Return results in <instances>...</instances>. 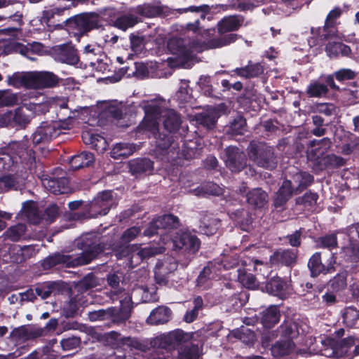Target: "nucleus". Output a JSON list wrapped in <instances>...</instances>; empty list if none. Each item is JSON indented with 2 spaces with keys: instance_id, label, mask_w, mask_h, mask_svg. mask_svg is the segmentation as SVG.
<instances>
[{
  "instance_id": "1",
  "label": "nucleus",
  "mask_w": 359,
  "mask_h": 359,
  "mask_svg": "<svg viewBox=\"0 0 359 359\" xmlns=\"http://www.w3.org/2000/svg\"><path fill=\"white\" fill-rule=\"evenodd\" d=\"M62 23L69 33L78 36L102 27L101 16L96 12L76 14L63 20Z\"/></svg>"
},
{
  "instance_id": "2",
  "label": "nucleus",
  "mask_w": 359,
  "mask_h": 359,
  "mask_svg": "<svg viewBox=\"0 0 359 359\" xmlns=\"http://www.w3.org/2000/svg\"><path fill=\"white\" fill-rule=\"evenodd\" d=\"M172 249L185 257L182 264L187 266L201 247V241L195 233L189 230H179L172 238Z\"/></svg>"
},
{
  "instance_id": "3",
  "label": "nucleus",
  "mask_w": 359,
  "mask_h": 359,
  "mask_svg": "<svg viewBox=\"0 0 359 359\" xmlns=\"http://www.w3.org/2000/svg\"><path fill=\"white\" fill-rule=\"evenodd\" d=\"M246 150L250 159L257 166L270 170L276 168L278 160L273 147L265 142L252 140Z\"/></svg>"
},
{
  "instance_id": "4",
  "label": "nucleus",
  "mask_w": 359,
  "mask_h": 359,
  "mask_svg": "<svg viewBox=\"0 0 359 359\" xmlns=\"http://www.w3.org/2000/svg\"><path fill=\"white\" fill-rule=\"evenodd\" d=\"M76 245L78 248L83 250L79 255L75 257L77 262L76 264H79V266L90 263L106 249V245L101 241V238L94 233L83 235Z\"/></svg>"
},
{
  "instance_id": "5",
  "label": "nucleus",
  "mask_w": 359,
  "mask_h": 359,
  "mask_svg": "<svg viewBox=\"0 0 359 359\" xmlns=\"http://www.w3.org/2000/svg\"><path fill=\"white\" fill-rule=\"evenodd\" d=\"M342 13L343 11L339 6H336L331 10L325 18L323 27H312L311 29L313 36L309 39V44L311 46H315L334 36V29L339 24L337 20L341 16Z\"/></svg>"
},
{
  "instance_id": "6",
  "label": "nucleus",
  "mask_w": 359,
  "mask_h": 359,
  "mask_svg": "<svg viewBox=\"0 0 359 359\" xmlns=\"http://www.w3.org/2000/svg\"><path fill=\"white\" fill-rule=\"evenodd\" d=\"M192 338V334L176 329L168 333L156 337L151 341L154 347L163 349H175L187 344Z\"/></svg>"
},
{
  "instance_id": "7",
  "label": "nucleus",
  "mask_w": 359,
  "mask_h": 359,
  "mask_svg": "<svg viewBox=\"0 0 359 359\" xmlns=\"http://www.w3.org/2000/svg\"><path fill=\"white\" fill-rule=\"evenodd\" d=\"M116 205V199L111 190L99 192L89 204L90 217L96 218L108 214L111 208Z\"/></svg>"
},
{
  "instance_id": "8",
  "label": "nucleus",
  "mask_w": 359,
  "mask_h": 359,
  "mask_svg": "<svg viewBox=\"0 0 359 359\" xmlns=\"http://www.w3.org/2000/svg\"><path fill=\"white\" fill-rule=\"evenodd\" d=\"M313 170L323 171L325 170H333L343 167L346 164V160L334 154H323L318 156L316 153L311 151L309 154Z\"/></svg>"
},
{
  "instance_id": "9",
  "label": "nucleus",
  "mask_w": 359,
  "mask_h": 359,
  "mask_svg": "<svg viewBox=\"0 0 359 359\" xmlns=\"http://www.w3.org/2000/svg\"><path fill=\"white\" fill-rule=\"evenodd\" d=\"M66 128L67 127L57 123L42 122L32 135L33 144L39 145L48 143L60 134V129Z\"/></svg>"
},
{
  "instance_id": "10",
  "label": "nucleus",
  "mask_w": 359,
  "mask_h": 359,
  "mask_svg": "<svg viewBox=\"0 0 359 359\" xmlns=\"http://www.w3.org/2000/svg\"><path fill=\"white\" fill-rule=\"evenodd\" d=\"M6 149L13 155L16 164L18 163L32 164L35 162V151L30 148L28 140L11 142Z\"/></svg>"
},
{
  "instance_id": "11",
  "label": "nucleus",
  "mask_w": 359,
  "mask_h": 359,
  "mask_svg": "<svg viewBox=\"0 0 359 359\" xmlns=\"http://www.w3.org/2000/svg\"><path fill=\"white\" fill-rule=\"evenodd\" d=\"M223 160L232 172L238 173L247 165V158L243 151L236 146H229L224 150Z\"/></svg>"
},
{
  "instance_id": "12",
  "label": "nucleus",
  "mask_w": 359,
  "mask_h": 359,
  "mask_svg": "<svg viewBox=\"0 0 359 359\" xmlns=\"http://www.w3.org/2000/svg\"><path fill=\"white\" fill-rule=\"evenodd\" d=\"M55 282L39 283L24 292L20 293L22 301L34 302L37 297L46 299L57 290Z\"/></svg>"
},
{
  "instance_id": "13",
  "label": "nucleus",
  "mask_w": 359,
  "mask_h": 359,
  "mask_svg": "<svg viewBox=\"0 0 359 359\" xmlns=\"http://www.w3.org/2000/svg\"><path fill=\"white\" fill-rule=\"evenodd\" d=\"M265 289L269 294L278 297L281 299L287 298L293 290L290 279L278 276L271 278L266 282Z\"/></svg>"
},
{
  "instance_id": "14",
  "label": "nucleus",
  "mask_w": 359,
  "mask_h": 359,
  "mask_svg": "<svg viewBox=\"0 0 359 359\" xmlns=\"http://www.w3.org/2000/svg\"><path fill=\"white\" fill-rule=\"evenodd\" d=\"M358 72L350 68H340L330 74L325 76L324 81L334 91L341 92V89L337 85L335 80L341 84H348V81L356 79Z\"/></svg>"
},
{
  "instance_id": "15",
  "label": "nucleus",
  "mask_w": 359,
  "mask_h": 359,
  "mask_svg": "<svg viewBox=\"0 0 359 359\" xmlns=\"http://www.w3.org/2000/svg\"><path fill=\"white\" fill-rule=\"evenodd\" d=\"M0 8H4L6 13L1 19H10L19 26L23 25L25 2L20 0H0Z\"/></svg>"
},
{
  "instance_id": "16",
  "label": "nucleus",
  "mask_w": 359,
  "mask_h": 359,
  "mask_svg": "<svg viewBox=\"0 0 359 359\" xmlns=\"http://www.w3.org/2000/svg\"><path fill=\"white\" fill-rule=\"evenodd\" d=\"M132 8L141 22L144 18L161 17L167 13L165 11L167 8L163 6L160 1L144 3Z\"/></svg>"
},
{
  "instance_id": "17",
  "label": "nucleus",
  "mask_w": 359,
  "mask_h": 359,
  "mask_svg": "<svg viewBox=\"0 0 359 359\" xmlns=\"http://www.w3.org/2000/svg\"><path fill=\"white\" fill-rule=\"evenodd\" d=\"M71 6H74V2H71L69 6L63 7H53L42 12L41 22H45L48 27L55 28L65 27L62 21L60 18L62 15H69V11Z\"/></svg>"
},
{
  "instance_id": "18",
  "label": "nucleus",
  "mask_w": 359,
  "mask_h": 359,
  "mask_svg": "<svg viewBox=\"0 0 359 359\" xmlns=\"http://www.w3.org/2000/svg\"><path fill=\"white\" fill-rule=\"evenodd\" d=\"M298 250L293 249H278L269 258L272 266H284L292 268L297 263Z\"/></svg>"
},
{
  "instance_id": "19",
  "label": "nucleus",
  "mask_w": 359,
  "mask_h": 359,
  "mask_svg": "<svg viewBox=\"0 0 359 359\" xmlns=\"http://www.w3.org/2000/svg\"><path fill=\"white\" fill-rule=\"evenodd\" d=\"M257 321H259L266 330H270L280 320L281 314L278 305L272 304L262 309L256 315Z\"/></svg>"
},
{
  "instance_id": "20",
  "label": "nucleus",
  "mask_w": 359,
  "mask_h": 359,
  "mask_svg": "<svg viewBox=\"0 0 359 359\" xmlns=\"http://www.w3.org/2000/svg\"><path fill=\"white\" fill-rule=\"evenodd\" d=\"M55 59L62 63L70 65H76L79 61L77 50L71 43H64L54 49Z\"/></svg>"
},
{
  "instance_id": "21",
  "label": "nucleus",
  "mask_w": 359,
  "mask_h": 359,
  "mask_svg": "<svg viewBox=\"0 0 359 359\" xmlns=\"http://www.w3.org/2000/svg\"><path fill=\"white\" fill-rule=\"evenodd\" d=\"M60 79L50 72L32 73V88H53L58 85Z\"/></svg>"
},
{
  "instance_id": "22",
  "label": "nucleus",
  "mask_w": 359,
  "mask_h": 359,
  "mask_svg": "<svg viewBox=\"0 0 359 359\" xmlns=\"http://www.w3.org/2000/svg\"><path fill=\"white\" fill-rule=\"evenodd\" d=\"M76 258H74L72 255L55 252L45 258L41 265L44 269L47 270L57 265H65L67 268L76 267L79 266V264H76Z\"/></svg>"
},
{
  "instance_id": "23",
  "label": "nucleus",
  "mask_w": 359,
  "mask_h": 359,
  "mask_svg": "<svg viewBox=\"0 0 359 359\" xmlns=\"http://www.w3.org/2000/svg\"><path fill=\"white\" fill-rule=\"evenodd\" d=\"M43 186L52 194H64L69 191V181L68 177L62 175L60 177H48L42 180Z\"/></svg>"
},
{
  "instance_id": "24",
  "label": "nucleus",
  "mask_w": 359,
  "mask_h": 359,
  "mask_svg": "<svg viewBox=\"0 0 359 359\" xmlns=\"http://www.w3.org/2000/svg\"><path fill=\"white\" fill-rule=\"evenodd\" d=\"M135 252L133 255L131 261V268H134L139 265L143 260L149 259L156 255L163 253L165 248L163 246H147L142 248L141 245L135 244Z\"/></svg>"
},
{
  "instance_id": "25",
  "label": "nucleus",
  "mask_w": 359,
  "mask_h": 359,
  "mask_svg": "<svg viewBox=\"0 0 359 359\" xmlns=\"http://www.w3.org/2000/svg\"><path fill=\"white\" fill-rule=\"evenodd\" d=\"M308 268L312 277H318L321 273L326 274L334 271L332 261L327 266L323 264L320 252H315L310 257L308 262Z\"/></svg>"
},
{
  "instance_id": "26",
  "label": "nucleus",
  "mask_w": 359,
  "mask_h": 359,
  "mask_svg": "<svg viewBox=\"0 0 359 359\" xmlns=\"http://www.w3.org/2000/svg\"><path fill=\"white\" fill-rule=\"evenodd\" d=\"M294 193H295V190L292 187V182L289 180H285L273 199V206L275 208L283 210Z\"/></svg>"
},
{
  "instance_id": "27",
  "label": "nucleus",
  "mask_w": 359,
  "mask_h": 359,
  "mask_svg": "<svg viewBox=\"0 0 359 359\" xmlns=\"http://www.w3.org/2000/svg\"><path fill=\"white\" fill-rule=\"evenodd\" d=\"M264 72V66L262 62H255L252 60H249L245 67H237L232 70L236 76L246 79L259 77Z\"/></svg>"
},
{
  "instance_id": "28",
  "label": "nucleus",
  "mask_w": 359,
  "mask_h": 359,
  "mask_svg": "<svg viewBox=\"0 0 359 359\" xmlns=\"http://www.w3.org/2000/svg\"><path fill=\"white\" fill-rule=\"evenodd\" d=\"M178 11L180 13L190 11L198 15V17L193 22L187 23L185 27L187 31H192L196 33L200 29V20H204L207 14L210 13V6L205 4L199 6H191L188 8H180Z\"/></svg>"
},
{
  "instance_id": "29",
  "label": "nucleus",
  "mask_w": 359,
  "mask_h": 359,
  "mask_svg": "<svg viewBox=\"0 0 359 359\" xmlns=\"http://www.w3.org/2000/svg\"><path fill=\"white\" fill-rule=\"evenodd\" d=\"M135 244L125 243L120 239L114 241L111 245V251L116 259H121L127 258L130 267H131V261L133 260V255L135 252Z\"/></svg>"
},
{
  "instance_id": "30",
  "label": "nucleus",
  "mask_w": 359,
  "mask_h": 359,
  "mask_svg": "<svg viewBox=\"0 0 359 359\" xmlns=\"http://www.w3.org/2000/svg\"><path fill=\"white\" fill-rule=\"evenodd\" d=\"M141 22L134 12L133 8H130L128 12L124 13L115 18L113 25L122 31H126L129 28L135 27Z\"/></svg>"
},
{
  "instance_id": "31",
  "label": "nucleus",
  "mask_w": 359,
  "mask_h": 359,
  "mask_svg": "<svg viewBox=\"0 0 359 359\" xmlns=\"http://www.w3.org/2000/svg\"><path fill=\"white\" fill-rule=\"evenodd\" d=\"M246 201L254 209L264 208L268 203V194L261 188H255L245 195Z\"/></svg>"
},
{
  "instance_id": "32",
  "label": "nucleus",
  "mask_w": 359,
  "mask_h": 359,
  "mask_svg": "<svg viewBox=\"0 0 359 359\" xmlns=\"http://www.w3.org/2000/svg\"><path fill=\"white\" fill-rule=\"evenodd\" d=\"M244 22V17L241 15H234L224 17L217 23L218 32L224 34L226 32L238 30Z\"/></svg>"
},
{
  "instance_id": "33",
  "label": "nucleus",
  "mask_w": 359,
  "mask_h": 359,
  "mask_svg": "<svg viewBox=\"0 0 359 359\" xmlns=\"http://www.w3.org/2000/svg\"><path fill=\"white\" fill-rule=\"evenodd\" d=\"M67 100H59L56 102V107L58 109L56 110L57 121H52V123H57L67 126L66 129L69 128V126L72 124V110L68 107Z\"/></svg>"
},
{
  "instance_id": "34",
  "label": "nucleus",
  "mask_w": 359,
  "mask_h": 359,
  "mask_svg": "<svg viewBox=\"0 0 359 359\" xmlns=\"http://www.w3.org/2000/svg\"><path fill=\"white\" fill-rule=\"evenodd\" d=\"M154 169V161L148 158L135 159L130 163V170L136 176L151 175Z\"/></svg>"
},
{
  "instance_id": "35",
  "label": "nucleus",
  "mask_w": 359,
  "mask_h": 359,
  "mask_svg": "<svg viewBox=\"0 0 359 359\" xmlns=\"http://www.w3.org/2000/svg\"><path fill=\"white\" fill-rule=\"evenodd\" d=\"M171 315L172 311L170 308L160 306L151 311L147 319V323L152 325L164 324L170 320Z\"/></svg>"
},
{
  "instance_id": "36",
  "label": "nucleus",
  "mask_w": 359,
  "mask_h": 359,
  "mask_svg": "<svg viewBox=\"0 0 359 359\" xmlns=\"http://www.w3.org/2000/svg\"><path fill=\"white\" fill-rule=\"evenodd\" d=\"M24 186L23 180L17 174H6L0 176L1 192L20 190Z\"/></svg>"
},
{
  "instance_id": "37",
  "label": "nucleus",
  "mask_w": 359,
  "mask_h": 359,
  "mask_svg": "<svg viewBox=\"0 0 359 359\" xmlns=\"http://www.w3.org/2000/svg\"><path fill=\"white\" fill-rule=\"evenodd\" d=\"M163 126L165 132L175 135L179 130L182 120L173 109H169L163 115Z\"/></svg>"
},
{
  "instance_id": "38",
  "label": "nucleus",
  "mask_w": 359,
  "mask_h": 359,
  "mask_svg": "<svg viewBox=\"0 0 359 359\" xmlns=\"http://www.w3.org/2000/svg\"><path fill=\"white\" fill-rule=\"evenodd\" d=\"M159 130V123L156 118L144 117L136 128V133L145 135L147 137H156Z\"/></svg>"
},
{
  "instance_id": "39",
  "label": "nucleus",
  "mask_w": 359,
  "mask_h": 359,
  "mask_svg": "<svg viewBox=\"0 0 359 359\" xmlns=\"http://www.w3.org/2000/svg\"><path fill=\"white\" fill-rule=\"evenodd\" d=\"M332 142L328 137H324L320 140L313 139L309 142L306 151V157L308 161H311L309 154L311 151L316 153L318 156L325 154L331 147Z\"/></svg>"
},
{
  "instance_id": "40",
  "label": "nucleus",
  "mask_w": 359,
  "mask_h": 359,
  "mask_svg": "<svg viewBox=\"0 0 359 359\" xmlns=\"http://www.w3.org/2000/svg\"><path fill=\"white\" fill-rule=\"evenodd\" d=\"M325 50L330 58L349 57L352 53L351 47L342 42H329Z\"/></svg>"
},
{
  "instance_id": "41",
  "label": "nucleus",
  "mask_w": 359,
  "mask_h": 359,
  "mask_svg": "<svg viewBox=\"0 0 359 359\" xmlns=\"http://www.w3.org/2000/svg\"><path fill=\"white\" fill-rule=\"evenodd\" d=\"M341 254L346 262H359V243L353 238H348V243L341 248Z\"/></svg>"
},
{
  "instance_id": "42",
  "label": "nucleus",
  "mask_w": 359,
  "mask_h": 359,
  "mask_svg": "<svg viewBox=\"0 0 359 359\" xmlns=\"http://www.w3.org/2000/svg\"><path fill=\"white\" fill-rule=\"evenodd\" d=\"M341 233V229L331 233L319 236L314 240L316 248H324L332 251L338 248L337 233Z\"/></svg>"
},
{
  "instance_id": "43",
  "label": "nucleus",
  "mask_w": 359,
  "mask_h": 359,
  "mask_svg": "<svg viewBox=\"0 0 359 359\" xmlns=\"http://www.w3.org/2000/svg\"><path fill=\"white\" fill-rule=\"evenodd\" d=\"M32 73L15 72L7 76V83L10 86L16 88L25 87L32 88Z\"/></svg>"
},
{
  "instance_id": "44",
  "label": "nucleus",
  "mask_w": 359,
  "mask_h": 359,
  "mask_svg": "<svg viewBox=\"0 0 359 359\" xmlns=\"http://www.w3.org/2000/svg\"><path fill=\"white\" fill-rule=\"evenodd\" d=\"M295 348V344L292 340L281 339L272 345L271 351L274 358H280L290 354Z\"/></svg>"
},
{
  "instance_id": "45",
  "label": "nucleus",
  "mask_w": 359,
  "mask_h": 359,
  "mask_svg": "<svg viewBox=\"0 0 359 359\" xmlns=\"http://www.w3.org/2000/svg\"><path fill=\"white\" fill-rule=\"evenodd\" d=\"M95 162L94 154L90 151H83L74 156L70 161V165L74 170H79L92 165Z\"/></svg>"
},
{
  "instance_id": "46",
  "label": "nucleus",
  "mask_w": 359,
  "mask_h": 359,
  "mask_svg": "<svg viewBox=\"0 0 359 359\" xmlns=\"http://www.w3.org/2000/svg\"><path fill=\"white\" fill-rule=\"evenodd\" d=\"M230 217L243 230H246L249 227L252 220L250 212L244 208L232 211Z\"/></svg>"
},
{
  "instance_id": "47",
  "label": "nucleus",
  "mask_w": 359,
  "mask_h": 359,
  "mask_svg": "<svg viewBox=\"0 0 359 359\" xmlns=\"http://www.w3.org/2000/svg\"><path fill=\"white\" fill-rule=\"evenodd\" d=\"M226 133L231 135H243L247 131L246 119L241 115H238L226 127Z\"/></svg>"
},
{
  "instance_id": "48",
  "label": "nucleus",
  "mask_w": 359,
  "mask_h": 359,
  "mask_svg": "<svg viewBox=\"0 0 359 359\" xmlns=\"http://www.w3.org/2000/svg\"><path fill=\"white\" fill-rule=\"evenodd\" d=\"M306 95L309 97H326L330 92L329 86L318 81H312L306 88Z\"/></svg>"
},
{
  "instance_id": "49",
  "label": "nucleus",
  "mask_w": 359,
  "mask_h": 359,
  "mask_svg": "<svg viewBox=\"0 0 359 359\" xmlns=\"http://www.w3.org/2000/svg\"><path fill=\"white\" fill-rule=\"evenodd\" d=\"M281 337L287 340H293L299 335V324L292 320L285 321L280 326Z\"/></svg>"
},
{
  "instance_id": "50",
  "label": "nucleus",
  "mask_w": 359,
  "mask_h": 359,
  "mask_svg": "<svg viewBox=\"0 0 359 359\" xmlns=\"http://www.w3.org/2000/svg\"><path fill=\"white\" fill-rule=\"evenodd\" d=\"M174 134L168 132H160L154 137L156 139V147L161 151H167L174 143Z\"/></svg>"
},
{
  "instance_id": "51",
  "label": "nucleus",
  "mask_w": 359,
  "mask_h": 359,
  "mask_svg": "<svg viewBox=\"0 0 359 359\" xmlns=\"http://www.w3.org/2000/svg\"><path fill=\"white\" fill-rule=\"evenodd\" d=\"M218 116L215 111L203 112L196 115L197 123L208 130L215 127Z\"/></svg>"
},
{
  "instance_id": "52",
  "label": "nucleus",
  "mask_w": 359,
  "mask_h": 359,
  "mask_svg": "<svg viewBox=\"0 0 359 359\" xmlns=\"http://www.w3.org/2000/svg\"><path fill=\"white\" fill-rule=\"evenodd\" d=\"M220 226V220L215 217H204L201 222L200 229L207 236L214 235Z\"/></svg>"
},
{
  "instance_id": "53",
  "label": "nucleus",
  "mask_w": 359,
  "mask_h": 359,
  "mask_svg": "<svg viewBox=\"0 0 359 359\" xmlns=\"http://www.w3.org/2000/svg\"><path fill=\"white\" fill-rule=\"evenodd\" d=\"M156 219L161 229H177L181 225L178 217L173 214H165L156 217Z\"/></svg>"
},
{
  "instance_id": "54",
  "label": "nucleus",
  "mask_w": 359,
  "mask_h": 359,
  "mask_svg": "<svg viewBox=\"0 0 359 359\" xmlns=\"http://www.w3.org/2000/svg\"><path fill=\"white\" fill-rule=\"evenodd\" d=\"M295 182H298L297 187L294 189L295 194H299L311 186L313 181L314 177L307 172H300L294 176Z\"/></svg>"
},
{
  "instance_id": "55",
  "label": "nucleus",
  "mask_w": 359,
  "mask_h": 359,
  "mask_svg": "<svg viewBox=\"0 0 359 359\" xmlns=\"http://www.w3.org/2000/svg\"><path fill=\"white\" fill-rule=\"evenodd\" d=\"M16 165L13 155L6 149V147L0 149V172L10 171Z\"/></svg>"
},
{
  "instance_id": "56",
  "label": "nucleus",
  "mask_w": 359,
  "mask_h": 359,
  "mask_svg": "<svg viewBox=\"0 0 359 359\" xmlns=\"http://www.w3.org/2000/svg\"><path fill=\"white\" fill-rule=\"evenodd\" d=\"M198 346L192 343L182 346L178 351V359H198Z\"/></svg>"
},
{
  "instance_id": "57",
  "label": "nucleus",
  "mask_w": 359,
  "mask_h": 359,
  "mask_svg": "<svg viewBox=\"0 0 359 359\" xmlns=\"http://www.w3.org/2000/svg\"><path fill=\"white\" fill-rule=\"evenodd\" d=\"M195 191L198 196H219L220 194V187L214 182H208L197 187Z\"/></svg>"
},
{
  "instance_id": "58",
  "label": "nucleus",
  "mask_w": 359,
  "mask_h": 359,
  "mask_svg": "<svg viewBox=\"0 0 359 359\" xmlns=\"http://www.w3.org/2000/svg\"><path fill=\"white\" fill-rule=\"evenodd\" d=\"M342 318L346 327H353L359 320V311L354 306L347 307L343 313Z\"/></svg>"
},
{
  "instance_id": "59",
  "label": "nucleus",
  "mask_w": 359,
  "mask_h": 359,
  "mask_svg": "<svg viewBox=\"0 0 359 359\" xmlns=\"http://www.w3.org/2000/svg\"><path fill=\"white\" fill-rule=\"evenodd\" d=\"M110 309H113L110 313V320L114 323H122L126 322L130 317V310L128 308H119L111 306Z\"/></svg>"
},
{
  "instance_id": "60",
  "label": "nucleus",
  "mask_w": 359,
  "mask_h": 359,
  "mask_svg": "<svg viewBox=\"0 0 359 359\" xmlns=\"http://www.w3.org/2000/svg\"><path fill=\"white\" fill-rule=\"evenodd\" d=\"M238 35L236 34L229 33L220 37L213 38L210 40V46L212 48H221L229 45L236 41Z\"/></svg>"
},
{
  "instance_id": "61",
  "label": "nucleus",
  "mask_w": 359,
  "mask_h": 359,
  "mask_svg": "<svg viewBox=\"0 0 359 359\" xmlns=\"http://www.w3.org/2000/svg\"><path fill=\"white\" fill-rule=\"evenodd\" d=\"M318 198L319 196L316 192L309 190L304 196L297 197L295 201L297 205H303L306 208H311L316 205Z\"/></svg>"
},
{
  "instance_id": "62",
  "label": "nucleus",
  "mask_w": 359,
  "mask_h": 359,
  "mask_svg": "<svg viewBox=\"0 0 359 359\" xmlns=\"http://www.w3.org/2000/svg\"><path fill=\"white\" fill-rule=\"evenodd\" d=\"M79 300L76 297L71 298L62 309V316L67 318H74L77 316L80 306Z\"/></svg>"
},
{
  "instance_id": "63",
  "label": "nucleus",
  "mask_w": 359,
  "mask_h": 359,
  "mask_svg": "<svg viewBox=\"0 0 359 359\" xmlns=\"http://www.w3.org/2000/svg\"><path fill=\"white\" fill-rule=\"evenodd\" d=\"M26 226L22 224H18L8 228L5 232V236L7 238L15 242L24 236Z\"/></svg>"
},
{
  "instance_id": "64",
  "label": "nucleus",
  "mask_w": 359,
  "mask_h": 359,
  "mask_svg": "<svg viewBox=\"0 0 359 359\" xmlns=\"http://www.w3.org/2000/svg\"><path fill=\"white\" fill-rule=\"evenodd\" d=\"M211 274V269L208 266H205L201 271L198 278H196V287L201 290H207L211 285V280L210 276Z\"/></svg>"
}]
</instances>
